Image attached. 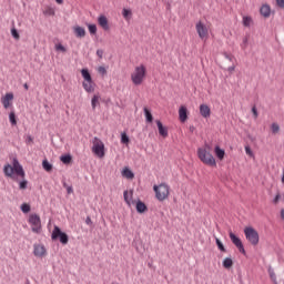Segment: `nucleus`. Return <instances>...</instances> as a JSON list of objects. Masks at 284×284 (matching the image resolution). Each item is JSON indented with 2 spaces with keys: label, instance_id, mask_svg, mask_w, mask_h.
I'll use <instances>...</instances> for the list:
<instances>
[{
  "label": "nucleus",
  "instance_id": "obj_9",
  "mask_svg": "<svg viewBox=\"0 0 284 284\" xmlns=\"http://www.w3.org/2000/svg\"><path fill=\"white\" fill-rule=\"evenodd\" d=\"M51 239L52 241H57V239H60V243H62V245H68V234L61 232V229L59 226H54Z\"/></svg>",
  "mask_w": 284,
  "mask_h": 284
},
{
  "label": "nucleus",
  "instance_id": "obj_27",
  "mask_svg": "<svg viewBox=\"0 0 284 284\" xmlns=\"http://www.w3.org/2000/svg\"><path fill=\"white\" fill-rule=\"evenodd\" d=\"M43 14H45L47 17H54V14H55L54 8L45 7Z\"/></svg>",
  "mask_w": 284,
  "mask_h": 284
},
{
  "label": "nucleus",
  "instance_id": "obj_25",
  "mask_svg": "<svg viewBox=\"0 0 284 284\" xmlns=\"http://www.w3.org/2000/svg\"><path fill=\"white\" fill-rule=\"evenodd\" d=\"M101 99V95L94 94L91 100V105L93 110H97V105H99V100Z\"/></svg>",
  "mask_w": 284,
  "mask_h": 284
},
{
  "label": "nucleus",
  "instance_id": "obj_29",
  "mask_svg": "<svg viewBox=\"0 0 284 284\" xmlns=\"http://www.w3.org/2000/svg\"><path fill=\"white\" fill-rule=\"evenodd\" d=\"M234 265V262L232 261V258L226 257L223 261V267H225V270H230V267H232Z\"/></svg>",
  "mask_w": 284,
  "mask_h": 284
},
{
  "label": "nucleus",
  "instance_id": "obj_54",
  "mask_svg": "<svg viewBox=\"0 0 284 284\" xmlns=\"http://www.w3.org/2000/svg\"><path fill=\"white\" fill-rule=\"evenodd\" d=\"M87 223H90V217H88Z\"/></svg>",
  "mask_w": 284,
  "mask_h": 284
},
{
  "label": "nucleus",
  "instance_id": "obj_37",
  "mask_svg": "<svg viewBox=\"0 0 284 284\" xmlns=\"http://www.w3.org/2000/svg\"><path fill=\"white\" fill-rule=\"evenodd\" d=\"M90 34H97V24H88Z\"/></svg>",
  "mask_w": 284,
  "mask_h": 284
},
{
  "label": "nucleus",
  "instance_id": "obj_7",
  "mask_svg": "<svg viewBox=\"0 0 284 284\" xmlns=\"http://www.w3.org/2000/svg\"><path fill=\"white\" fill-rule=\"evenodd\" d=\"M195 30L199 34V38L202 41H207V39H210V27L205 26V23H203V21H199L195 24Z\"/></svg>",
  "mask_w": 284,
  "mask_h": 284
},
{
  "label": "nucleus",
  "instance_id": "obj_21",
  "mask_svg": "<svg viewBox=\"0 0 284 284\" xmlns=\"http://www.w3.org/2000/svg\"><path fill=\"white\" fill-rule=\"evenodd\" d=\"M73 32L78 39H83L85 37V28L77 26L73 28Z\"/></svg>",
  "mask_w": 284,
  "mask_h": 284
},
{
  "label": "nucleus",
  "instance_id": "obj_4",
  "mask_svg": "<svg viewBox=\"0 0 284 284\" xmlns=\"http://www.w3.org/2000/svg\"><path fill=\"white\" fill-rule=\"evenodd\" d=\"M82 79L84 80L82 82L83 90L87 92H94L97 84L92 80V75L90 74V71L88 69L81 70Z\"/></svg>",
  "mask_w": 284,
  "mask_h": 284
},
{
  "label": "nucleus",
  "instance_id": "obj_3",
  "mask_svg": "<svg viewBox=\"0 0 284 284\" xmlns=\"http://www.w3.org/2000/svg\"><path fill=\"white\" fill-rule=\"evenodd\" d=\"M197 156L200 161L204 163V165H210L211 168H216V159L210 152V145H205L203 148L197 149Z\"/></svg>",
  "mask_w": 284,
  "mask_h": 284
},
{
  "label": "nucleus",
  "instance_id": "obj_8",
  "mask_svg": "<svg viewBox=\"0 0 284 284\" xmlns=\"http://www.w3.org/2000/svg\"><path fill=\"white\" fill-rule=\"evenodd\" d=\"M29 223L31 225L32 232L36 234H41V217L33 213L29 216Z\"/></svg>",
  "mask_w": 284,
  "mask_h": 284
},
{
  "label": "nucleus",
  "instance_id": "obj_48",
  "mask_svg": "<svg viewBox=\"0 0 284 284\" xmlns=\"http://www.w3.org/2000/svg\"><path fill=\"white\" fill-rule=\"evenodd\" d=\"M242 47H243V48H247V38L244 40Z\"/></svg>",
  "mask_w": 284,
  "mask_h": 284
},
{
  "label": "nucleus",
  "instance_id": "obj_17",
  "mask_svg": "<svg viewBox=\"0 0 284 284\" xmlns=\"http://www.w3.org/2000/svg\"><path fill=\"white\" fill-rule=\"evenodd\" d=\"M179 120L181 123H185L187 121V106L181 105L179 109Z\"/></svg>",
  "mask_w": 284,
  "mask_h": 284
},
{
  "label": "nucleus",
  "instance_id": "obj_35",
  "mask_svg": "<svg viewBox=\"0 0 284 284\" xmlns=\"http://www.w3.org/2000/svg\"><path fill=\"white\" fill-rule=\"evenodd\" d=\"M54 48H55L57 52H63V53L68 52V49H65V47H63V44H61V43L55 44Z\"/></svg>",
  "mask_w": 284,
  "mask_h": 284
},
{
  "label": "nucleus",
  "instance_id": "obj_49",
  "mask_svg": "<svg viewBox=\"0 0 284 284\" xmlns=\"http://www.w3.org/2000/svg\"><path fill=\"white\" fill-rule=\"evenodd\" d=\"M281 219L284 221V209L281 210Z\"/></svg>",
  "mask_w": 284,
  "mask_h": 284
},
{
  "label": "nucleus",
  "instance_id": "obj_11",
  "mask_svg": "<svg viewBox=\"0 0 284 284\" xmlns=\"http://www.w3.org/2000/svg\"><path fill=\"white\" fill-rule=\"evenodd\" d=\"M33 254L37 258H43V256H48V250H45L43 244H34Z\"/></svg>",
  "mask_w": 284,
  "mask_h": 284
},
{
  "label": "nucleus",
  "instance_id": "obj_24",
  "mask_svg": "<svg viewBox=\"0 0 284 284\" xmlns=\"http://www.w3.org/2000/svg\"><path fill=\"white\" fill-rule=\"evenodd\" d=\"M267 272H268V276H270L271 281H272L274 284H278V281L276 280V273L274 272V270L272 268V266H268Z\"/></svg>",
  "mask_w": 284,
  "mask_h": 284
},
{
  "label": "nucleus",
  "instance_id": "obj_14",
  "mask_svg": "<svg viewBox=\"0 0 284 284\" xmlns=\"http://www.w3.org/2000/svg\"><path fill=\"white\" fill-rule=\"evenodd\" d=\"M260 236L258 232L254 227H250V243L251 245H258Z\"/></svg>",
  "mask_w": 284,
  "mask_h": 284
},
{
  "label": "nucleus",
  "instance_id": "obj_47",
  "mask_svg": "<svg viewBox=\"0 0 284 284\" xmlns=\"http://www.w3.org/2000/svg\"><path fill=\"white\" fill-rule=\"evenodd\" d=\"M67 192H68V194H72V192H74V190L72 189V186H68Z\"/></svg>",
  "mask_w": 284,
  "mask_h": 284
},
{
  "label": "nucleus",
  "instance_id": "obj_53",
  "mask_svg": "<svg viewBox=\"0 0 284 284\" xmlns=\"http://www.w3.org/2000/svg\"><path fill=\"white\" fill-rule=\"evenodd\" d=\"M55 1H57V3H59V4L63 3V0H55Z\"/></svg>",
  "mask_w": 284,
  "mask_h": 284
},
{
  "label": "nucleus",
  "instance_id": "obj_38",
  "mask_svg": "<svg viewBox=\"0 0 284 284\" xmlns=\"http://www.w3.org/2000/svg\"><path fill=\"white\" fill-rule=\"evenodd\" d=\"M98 72H99V74H102V75L108 74V70L105 69V67H99Z\"/></svg>",
  "mask_w": 284,
  "mask_h": 284
},
{
  "label": "nucleus",
  "instance_id": "obj_6",
  "mask_svg": "<svg viewBox=\"0 0 284 284\" xmlns=\"http://www.w3.org/2000/svg\"><path fill=\"white\" fill-rule=\"evenodd\" d=\"M153 190L155 192V199H158V201H165V199L170 196V185L165 183L154 185Z\"/></svg>",
  "mask_w": 284,
  "mask_h": 284
},
{
  "label": "nucleus",
  "instance_id": "obj_19",
  "mask_svg": "<svg viewBox=\"0 0 284 284\" xmlns=\"http://www.w3.org/2000/svg\"><path fill=\"white\" fill-rule=\"evenodd\" d=\"M134 205L139 214H144V212L148 211V205H145L141 200H138Z\"/></svg>",
  "mask_w": 284,
  "mask_h": 284
},
{
  "label": "nucleus",
  "instance_id": "obj_33",
  "mask_svg": "<svg viewBox=\"0 0 284 284\" xmlns=\"http://www.w3.org/2000/svg\"><path fill=\"white\" fill-rule=\"evenodd\" d=\"M20 210H21V212H23V214H28V212H30V210H31V206L28 203H23V204H21Z\"/></svg>",
  "mask_w": 284,
  "mask_h": 284
},
{
  "label": "nucleus",
  "instance_id": "obj_40",
  "mask_svg": "<svg viewBox=\"0 0 284 284\" xmlns=\"http://www.w3.org/2000/svg\"><path fill=\"white\" fill-rule=\"evenodd\" d=\"M122 14H123L124 19H128L130 17V14H132V11H130L128 9H123Z\"/></svg>",
  "mask_w": 284,
  "mask_h": 284
},
{
  "label": "nucleus",
  "instance_id": "obj_50",
  "mask_svg": "<svg viewBox=\"0 0 284 284\" xmlns=\"http://www.w3.org/2000/svg\"><path fill=\"white\" fill-rule=\"evenodd\" d=\"M245 152H246V154H250V146L248 145L245 146Z\"/></svg>",
  "mask_w": 284,
  "mask_h": 284
},
{
  "label": "nucleus",
  "instance_id": "obj_20",
  "mask_svg": "<svg viewBox=\"0 0 284 284\" xmlns=\"http://www.w3.org/2000/svg\"><path fill=\"white\" fill-rule=\"evenodd\" d=\"M98 23L103 30H110V24H108V18L105 16H100Z\"/></svg>",
  "mask_w": 284,
  "mask_h": 284
},
{
  "label": "nucleus",
  "instance_id": "obj_5",
  "mask_svg": "<svg viewBox=\"0 0 284 284\" xmlns=\"http://www.w3.org/2000/svg\"><path fill=\"white\" fill-rule=\"evenodd\" d=\"M91 150L98 159H103L105 156V144L99 138H93Z\"/></svg>",
  "mask_w": 284,
  "mask_h": 284
},
{
  "label": "nucleus",
  "instance_id": "obj_41",
  "mask_svg": "<svg viewBox=\"0 0 284 284\" xmlns=\"http://www.w3.org/2000/svg\"><path fill=\"white\" fill-rule=\"evenodd\" d=\"M252 113L254 119H258V110L256 109V106H252Z\"/></svg>",
  "mask_w": 284,
  "mask_h": 284
},
{
  "label": "nucleus",
  "instance_id": "obj_10",
  "mask_svg": "<svg viewBox=\"0 0 284 284\" xmlns=\"http://www.w3.org/2000/svg\"><path fill=\"white\" fill-rule=\"evenodd\" d=\"M229 236L233 245H235V247L239 250V252L245 255V247L243 246V242L241 241V239H239V236H236V234H234L232 230H229Z\"/></svg>",
  "mask_w": 284,
  "mask_h": 284
},
{
  "label": "nucleus",
  "instance_id": "obj_15",
  "mask_svg": "<svg viewBox=\"0 0 284 284\" xmlns=\"http://www.w3.org/2000/svg\"><path fill=\"white\" fill-rule=\"evenodd\" d=\"M260 14L264 17V19H270V17L272 16V8L270 7V4H263L260 8Z\"/></svg>",
  "mask_w": 284,
  "mask_h": 284
},
{
  "label": "nucleus",
  "instance_id": "obj_45",
  "mask_svg": "<svg viewBox=\"0 0 284 284\" xmlns=\"http://www.w3.org/2000/svg\"><path fill=\"white\" fill-rule=\"evenodd\" d=\"M243 23H244V26H250V18L248 17H244L243 18Z\"/></svg>",
  "mask_w": 284,
  "mask_h": 284
},
{
  "label": "nucleus",
  "instance_id": "obj_31",
  "mask_svg": "<svg viewBox=\"0 0 284 284\" xmlns=\"http://www.w3.org/2000/svg\"><path fill=\"white\" fill-rule=\"evenodd\" d=\"M9 121H10L11 125H17V114L14 113V111L10 112Z\"/></svg>",
  "mask_w": 284,
  "mask_h": 284
},
{
  "label": "nucleus",
  "instance_id": "obj_39",
  "mask_svg": "<svg viewBox=\"0 0 284 284\" xmlns=\"http://www.w3.org/2000/svg\"><path fill=\"white\" fill-rule=\"evenodd\" d=\"M11 34H12L13 39H17V40L20 39L19 31H17V29H12Z\"/></svg>",
  "mask_w": 284,
  "mask_h": 284
},
{
  "label": "nucleus",
  "instance_id": "obj_36",
  "mask_svg": "<svg viewBox=\"0 0 284 284\" xmlns=\"http://www.w3.org/2000/svg\"><path fill=\"white\" fill-rule=\"evenodd\" d=\"M215 243L221 252H225V246L223 245V242L219 240V237L215 239Z\"/></svg>",
  "mask_w": 284,
  "mask_h": 284
},
{
  "label": "nucleus",
  "instance_id": "obj_12",
  "mask_svg": "<svg viewBox=\"0 0 284 284\" xmlns=\"http://www.w3.org/2000/svg\"><path fill=\"white\" fill-rule=\"evenodd\" d=\"M123 196H124V202L126 203V205L129 207H132V205H135L136 202H134V191H124L123 192Z\"/></svg>",
  "mask_w": 284,
  "mask_h": 284
},
{
  "label": "nucleus",
  "instance_id": "obj_28",
  "mask_svg": "<svg viewBox=\"0 0 284 284\" xmlns=\"http://www.w3.org/2000/svg\"><path fill=\"white\" fill-rule=\"evenodd\" d=\"M144 114L148 123H152L154 121L152 112H150L148 108H144Z\"/></svg>",
  "mask_w": 284,
  "mask_h": 284
},
{
  "label": "nucleus",
  "instance_id": "obj_42",
  "mask_svg": "<svg viewBox=\"0 0 284 284\" xmlns=\"http://www.w3.org/2000/svg\"><path fill=\"white\" fill-rule=\"evenodd\" d=\"M278 201H281V193H277L275 195V197L273 199V203L276 205V203H278Z\"/></svg>",
  "mask_w": 284,
  "mask_h": 284
},
{
  "label": "nucleus",
  "instance_id": "obj_43",
  "mask_svg": "<svg viewBox=\"0 0 284 284\" xmlns=\"http://www.w3.org/2000/svg\"><path fill=\"white\" fill-rule=\"evenodd\" d=\"M277 8L284 9V0H276Z\"/></svg>",
  "mask_w": 284,
  "mask_h": 284
},
{
  "label": "nucleus",
  "instance_id": "obj_30",
  "mask_svg": "<svg viewBox=\"0 0 284 284\" xmlns=\"http://www.w3.org/2000/svg\"><path fill=\"white\" fill-rule=\"evenodd\" d=\"M42 168H43V170H45V172H52V164H50V162H48V160H43Z\"/></svg>",
  "mask_w": 284,
  "mask_h": 284
},
{
  "label": "nucleus",
  "instance_id": "obj_32",
  "mask_svg": "<svg viewBox=\"0 0 284 284\" xmlns=\"http://www.w3.org/2000/svg\"><path fill=\"white\" fill-rule=\"evenodd\" d=\"M60 160L64 163V165H68L72 163V155H62Z\"/></svg>",
  "mask_w": 284,
  "mask_h": 284
},
{
  "label": "nucleus",
  "instance_id": "obj_34",
  "mask_svg": "<svg viewBox=\"0 0 284 284\" xmlns=\"http://www.w3.org/2000/svg\"><path fill=\"white\" fill-rule=\"evenodd\" d=\"M121 143H123L124 145H128L130 143V138L126 133L121 134Z\"/></svg>",
  "mask_w": 284,
  "mask_h": 284
},
{
  "label": "nucleus",
  "instance_id": "obj_18",
  "mask_svg": "<svg viewBox=\"0 0 284 284\" xmlns=\"http://www.w3.org/2000/svg\"><path fill=\"white\" fill-rule=\"evenodd\" d=\"M156 125L160 136H163V139H168V128L163 126V123L160 120H156Z\"/></svg>",
  "mask_w": 284,
  "mask_h": 284
},
{
  "label": "nucleus",
  "instance_id": "obj_46",
  "mask_svg": "<svg viewBox=\"0 0 284 284\" xmlns=\"http://www.w3.org/2000/svg\"><path fill=\"white\" fill-rule=\"evenodd\" d=\"M244 234H245L246 239H250V227H245Z\"/></svg>",
  "mask_w": 284,
  "mask_h": 284
},
{
  "label": "nucleus",
  "instance_id": "obj_2",
  "mask_svg": "<svg viewBox=\"0 0 284 284\" xmlns=\"http://www.w3.org/2000/svg\"><path fill=\"white\" fill-rule=\"evenodd\" d=\"M148 79V68L145 64L136 65L131 73V81L133 85H143Z\"/></svg>",
  "mask_w": 284,
  "mask_h": 284
},
{
  "label": "nucleus",
  "instance_id": "obj_13",
  "mask_svg": "<svg viewBox=\"0 0 284 284\" xmlns=\"http://www.w3.org/2000/svg\"><path fill=\"white\" fill-rule=\"evenodd\" d=\"M14 100L13 93H6V95L1 99V103L6 110L12 105V101Z\"/></svg>",
  "mask_w": 284,
  "mask_h": 284
},
{
  "label": "nucleus",
  "instance_id": "obj_22",
  "mask_svg": "<svg viewBox=\"0 0 284 284\" xmlns=\"http://www.w3.org/2000/svg\"><path fill=\"white\" fill-rule=\"evenodd\" d=\"M214 154L219 161H223L225 159V150L221 149L219 145L215 146Z\"/></svg>",
  "mask_w": 284,
  "mask_h": 284
},
{
  "label": "nucleus",
  "instance_id": "obj_1",
  "mask_svg": "<svg viewBox=\"0 0 284 284\" xmlns=\"http://www.w3.org/2000/svg\"><path fill=\"white\" fill-rule=\"evenodd\" d=\"M4 176L12 179L16 183H19V190H28V180H26V171L19 160L14 158L12 165L6 164L3 168Z\"/></svg>",
  "mask_w": 284,
  "mask_h": 284
},
{
  "label": "nucleus",
  "instance_id": "obj_23",
  "mask_svg": "<svg viewBox=\"0 0 284 284\" xmlns=\"http://www.w3.org/2000/svg\"><path fill=\"white\" fill-rule=\"evenodd\" d=\"M122 176L124 179H129V181H132V179H134V172H132V170H130L129 168H124L122 170Z\"/></svg>",
  "mask_w": 284,
  "mask_h": 284
},
{
  "label": "nucleus",
  "instance_id": "obj_51",
  "mask_svg": "<svg viewBox=\"0 0 284 284\" xmlns=\"http://www.w3.org/2000/svg\"><path fill=\"white\" fill-rule=\"evenodd\" d=\"M250 158L254 159V152L250 151Z\"/></svg>",
  "mask_w": 284,
  "mask_h": 284
},
{
  "label": "nucleus",
  "instance_id": "obj_26",
  "mask_svg": "<svg viewBox=\"0 0 284 284\" xmlns=\"http://www.w3.org/2000/svg\"><path fill=\"white\" fill-rule=\"evenodd\" d=\"M271 131H272V134H278V132H281V125H278V123L276 122H273L271 124Z\"/></svg>",
  "mask_w": 284,
  "mask_h": 284
},
{
  "label": "nucleus",
  "instance_id": "obj_16",
  "mask_svg": "<svg viewBox=\"0 0 284 284\" xmlns=\"http://www.w3.org/2000/svg\"><path fill=\"white\" fill-rule=\"evenodd\" d=\"M200 114L203 116V119H210L212 114V110L207 104H201L200 105Z\"/></svg>",
  "mask_w": 284,
  "mask_h": 284
},
{
  "label": "nucleus",
  "instance_id": "obj_44",
  "mask_svg": "<svg viewBox=\"0 0 284 284\" xmlns=\"http://www.w3.org/2000/svg\"><path fill=\"white\" fill-rule=\"evenodd\" d=\"M97 57H99V59H103V50L99 49L97 51Z\"/></svg>",
  "mask_w": 284,
  "mask_h": 284
},
{
  "label": "nucleus",
  "instance_id": "obj_52",
  "mask_svg": "<svg viewBox=\"0 0 284 284\" xmlns=\"http://www.w3.org/2000/svg\"><path fill=\"white\" fill-rule=\"evenodd\" d=\"M23 88L24 90H29L30 87L28 85V83H24Z\"/></svg>",
  "mask_w": 284,
  "mask_h": 284
}]
</instances>
